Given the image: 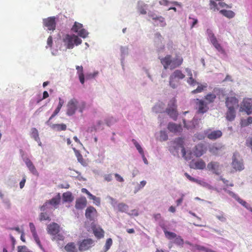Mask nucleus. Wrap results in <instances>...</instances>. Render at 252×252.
I'll return each mask as SVG.
<instances>
[{
	"label": "nucleus",
	"mask_w": 252,
	"mask_h": 252,
	"mask_svg": "<svg viewBox=\"0 0 252 252\" xmlns=\"http://www.w3.org/2000/svg\"><path fill=\"white\" fill-rule=\"evenodd\" d=\"M160 62L165 69H174L183 63V59L179 55H176L174 58H172L170 55H167L160 59Z\"/></svg>",
	"instance_id": "obj_1"
},
{
	"label": "nucleus",
	"mask_w": 252,
	"mask_h": 252,
	"mask_svg": "<svg viewBox=\"0 0 252 252\" xmlns=\"http://www.w3.org/2000/svg\"><path fill=\"white\" fill-rule=\"evenodd\" d=\"M185 77V75L179 69L174 71L169 77V86L173 89H175L180 84V80Z\"/></svg>",
	"instance_id": "obj_2"
},
{
	"label": "nucleus",
	"mask_w": 252,
	"mask_h": 252,
	"mask_svg": "<svg viewBox=\"0 0 252 252\" xmlns=\"http://www.w3.org/2000/svg\"><path fill=\"white\" fill-rule=\"evenodd\" d=\"M63 42L67 49H72L74 45L76 46L82 43V40L77 35L66 34L63 38Z\"/></svg>",
	"instance_id": "obj_3"
},
{
	"label": "nucleus",
	"mask_w": 252,
	"mask_h": 252,
	"mask_svg": "<svg viewBox=\"0 0 252 252\" xmlns=\"http://www.w3.org/2000/svg\"><path fill=\"white\" fill-rule=\"evenodd\" d=\"M166 112L173 120H175L177 119L178 113L177 111L176 100L175 98L169 101Z\"/></svg>",
	"instance_id": "obj_4"
},
{
	"label": "nucleus",
	"mask_w": 252,
	"mask_h": 252,
	"mask_svg": "<svg viewBox=\"0 0 252 252\" xmlns=\"http://www.w3.org/2000/svg\"><path fill=\"white\" fill-rule=\"evenodd\" d=\"M207 33L208 36L209 37V40H210L211 43L214 46V47L220 53L222 54L225 53V50L221 46V45L219 43L216 37L215 34L213 33L212 31L210 29L207 30Z\"/></svg>",
	"instance_id": "obj_5"
},
{
	"label": "nucleus",
	"mask_w": 252,
	"mask_h": 252,
	"mask_svg": "<svg viewBox=\"0 0 252 252\" xmlns=\"http://www.w3.org/2000/svg\"><path fill=\"white\" fill-rule=\"evenodd\" d=\"M207 33L208 36L209 37V40H210L211 43L214 46V47L220 53L222 54L225 53V50L221 46V45L219 43L216 37L215 34L213 33L212 31L210 29L207 30Z\"/></svg>",
	"instance_id": "obj_6"
},
{
	"label": "nucleus",
	"mask_w": 252,
	"mask_h": 252,
	"mask_svg": "<svg viewBox=\"0 0 252 252\" xmlns=\"http://www.w3.org/2000/svg\"><path fill=\"white\" fill-rule=\"evenodd\" d=\"M207 33L208 36L209 37V40H210L211 43L214 46V47L220 53L222 54L225 53V50L221 46V45L219 43L216 37L215 34L213 33L212 31L210 29L207 30Z\"/></svg>",
	"instance_id": "obj_7"
},
{
	"label": "nucleus",
	"mask_w": 252,
	"mask_h": 252,
	"mask_svg": "<svg viewBox=\"0 0 252 252\" xmlns=\"http://www.w3.org/2000/svg\"><path fill=\"white\" fill-rule=\"evenodd\" d=\"M193 101L195 104V108L198 113L204 114L207 112L209 110V107L207 103H206L204 100L199 98H196L194 99Z\"/></svg>",
	"instance_id": "obj_8"
},
{
	"label": "nucleus",
	"mask_w": 252,
	"mask_h": 252,
	"mask_svg": "<svg viewBox=\"0 0 252 252\" xmlns=\"http://www.w3.org/2000/svg\"><path fill=\"white\" fill-rule=\"evenodd\" d=\"M78 249L80 252L87 251L94 245V241L91 238H87L78 243Z\"/></svg>",
	"instance_id": "obj_9"
},
{
	"label": "nucleus",
	"mask_w": 252,
	"mask_h": 252,
	"mask_svg": "<svg viewBox=\"0 0 252 252\" xmlns=\"http://www.w3.org/2000/svg\"><path fill=\"white\" fill-rule=\"evenodd\" d=\"M206 136L210 140H215L221 137L222 133L220 130H212L211 129H207L204 132Z\"/></svg>",
	"instance_id": "obj_10"
},
{
	"label": "nucleus",
	"mask_w": 252,
	"mask_h": 252,
	"mask_svg": "<svg viewBox=\"0 0 252 252\" xmlns=\"http://www.w3.org/2000/svg\"><path fill=\"white\" fill-rule=\"evenodd\" d=\"M78 104V101L75 98L71 99L68 102L66 110V114L68 116H72L75 113Z\"/></svg>",
	"instance_id": "obj_11"
},
{
	"label": "nucleus",
	"mask_w": 252,
	"mask_h": 252,
	"mask_svg": "<svg viewBox=\"0 0 252 252\" xmlns=\"http://www.w3.org/2000/svg\"><path fill=\"white\" fill-rule=\"evenodd\" d=\"M43 24L44 27L47 28L49 31H54L56 27V18L55 17H49L43 19Z\"/></svg>",
	"instance_id": "obj_12"
},
{
	"label": "nucleus",
	"mask_w": 252,
	"mask_h": 252,
	"mask_svg": "<svg viewBox=\"0 0 252 252\" xmlns=\"http://www.w3.org/2000/svg\"><path fill=\"white\" fill-rule=\"evenodd\" d=\"M61 201V197L59 194L57 196L53 197L51 199L46 201L41 207V210L44 211L46 207L48 204H50L54 207L55 208H57L58 205L60 204Z\"/></svg>",
	"instance_id": "obj_13"
},
{
	"label": "nucleus",
	"mask_w": 252,
	"mask_h": 252,
	"mask_svg": "<svg viewBox=\"0 0 252 252\" xmlns=\"http://www.w3.org/2000/svg\"><path fill=\"white\" fill-rule=\"evenodd\" d=\"M97 216V212L93 206L88 207L86 210L85 217L90 221H93Z\"/></svg>",
	"instance_id": "obj_14"
},
{
	"label": "nucleus",
	"mask_w": 252,
	"mask_h": 252,
	"mask_svg": "<svg viewBox=\"0 0 252 252\" xmlns=\"http://www.w3.org/2000/svg\"><path fill=\"white\" fill-rule=\"evenodd\" d=\"M225 105L227 108L235 109L238 106V100L235 96L227 97L225 99Z\"/></svg>",
	"instance_id": "obj_15"
},
{
	"label": "nucleus",
	"mask_w": 252,
	"mask_h": 252,
	"mask_svg": "<svg viewBox=\"0 0 252 252\" xmlns=\"http://www.w3.org/2000/svg\"><path fill=\"white\" fill-rule=\"evenodd\" d=\"M241 108L248 115L251 114L252 113V99L251 98L244 99Z\"/></svg>",
	"instance_id": "obj_16"
},
{
	"label": "nucleus",
	"mask_w": 252,
	"mask_h": 252,
	"mask_svg": "<svg viewBox=\"0 0 252 252\" xmlns=\"http://www.w3.org/2000/svg\"><path fill=\"white\" fill-rule=\"evenodd\" d=\"M220 163L216 161H211L207 166V169L212 172L214 174L219 175L220 174Z\"/></svg>",
	"instance_id": "obj_17"
},
{
	"label": "nucleus",
	"mask_w": 252,
	"mask_h": 252,
	"mask_svg": "<svg viewBox=\"0 0 252 252\" xmlns=\"http://www.w3.org/2000/svg\"><path fill=\"white\" fill-rule=\"evenodd\" d=\"M47 231L49 234L56 235L60 231V226L57 223L53 222L47 226Z\"/></svg>",
	"instance_id": "obj_18"
},
{
	"label": "nucleus",
	"mask_w": 252,
	"mask_h": 252,
	"mask_svg": "<svg viewBox=\"0 0 252 252\" xmlns=\"http://www.w3.org/2000/svg\"><path fill=\"white\" fill-rule=\"evenodd\" d=\"M224 147L222 146H217L213 145L209 147V151L213 155L215 156L221 155L223 153Z\"/></svg>",
	"instance_id": "obj_19"
},
{
	"label": "nucleus",
	"mask_w": 252,
	"mask_h": 252,
	"mask_svg": "<svg viewBox=\"0 0 252 252\" xmlns=\"http://www.w3.org/2000/svg\"><path fill=\"white\" fill-rule=\"evenodd\" d=\"M205 167L206 163L202 159L195 161H192L190 163V167L194 169H203Z\"/></svg>",
	"instance_id": "obj_20"
},
{
	"label": "nucleus",
	"mask_w": 252,
	"mask_h": 252,
	"mask_svg": "<svg viewBox=\"0 0 252 252\" xmlns=\"http://www.w3.org/2000/svg\"><path fill=\"white\" fill-rule=\"evenodd\" d=\"M206 148L203 144H198L195 147L194 150V155L196 157H200L206 152Z\"/></svg>",
	"instance_id": "obj_21"
},
{
	"label": "nucleus",
	"mask_w": 252,
	"mask_h": 252,
	"mask_svg": "<svg viewBox=\"0 0 252 252\" xmlns=\"http://www.w3.org/2000/svg\"><path fill=\"white\" fill-rule=\"evenodd\" d=\"M232 166L236 170L241 171L244 169L243 162L237 159L235 154H234L232 157Z\"/></svg>",
	"instance_id": "obj_22"
},
{
	"label": "nucleus",
	"mask_w": 252,
	"mask_h": 252,
	"mask_svg": "<svg viewBox=\"0 0 252 252\" xmlns=\"http://www.w3.org/2000/svg\"><path fill=\"white\" fill-rule=\"evenodd\" d=\"M87 204V200L85 197L81 196L77 198L76 200L75 208L77 209H83Z\"/></svg>",
	"instance_id": "obj_23"
},
{
	"label": "nucleus",
	"mask_w": 252,
	"mask_h": 252,
	"mask_svg": "<svg viewBox=\"0 0 252 252\" xmlns=\"http://www.w3.org/2000/svg\"><path fill=\"white\" fill-rule=\"evenodd\" d=\"M167 128L170 131L174 133L181 132L182 131V127L180 125L172 123H169Z\"/></svg>",
	"instance_id": "obj_24"
},
{
	"label": "nucleus",
	"mask_w": 252,
	"mask_h": 252,
	"mask_svg": "<svg viewBox=\"0 0 252 252\" xmlns=\"http://www.w3.org/2000/svg\"><path fill=\"white\" fill-rule=\"evenodd\" d=\"M25 162L30 172L35 176H38V172L32 161L29 158H27L25 159Z\"/></svg>",
	"instance_id": "obj_25"
},
{
	"label": "nucleus",
	"mask_w": 252,
	"mask_h": 252,
	"mask_svg": "<svg viewBox=\"0 0 252 252\" xmlns=\"http://www.w3.org/2000/svg\"><path fill=\"white\" fill-rule=\"evenodd\" d=\"M164 234L167 238L168 239L171 240L174 238H176L177 242L180 243L183 242V240L181 238L180 236L177 237V235L172 232L165 231H164Z\"/></svg>",
	"instance_id": "obj_26"
},
{
	"label": "nucleus",
	"mask_w": 252,
	"mask_h": 252,
	"mask_svg": "<svg viewBox=\"0 0 252 252\" xmlns=\"http://www.w3.org/2000/svg\"><path fill=\"white\" fill-rule=\"evenodd\" d=\"M236 117V112L235 109L228 108L225 114V118L228 121L231 122L233 121Z\"/></svg>",
	"instance_id": "obj_27"
},
{
	"label": "nucleus",
	"mask_w": 252,
	"mask_h": 252,
	"mask_svg": "<svg viewBox=\"0 0 252 252\" xmlns=\"http://www.w3.org/2000/svg\"><path fill=\"white\" fill-rule=\"evenodd\" d=\"M31 136L35 141L38 142L39 146H41L42 143L39 137L38 132L36 128L33 127L31 129Z\"/></svg>",
	"instance_id": "obj_28"
},
{
	"label": "nucleus",
	"mask_w": 252,
	"mask_h": 252,
	"mask_svg": "<svg viewBox=\"0 0 252 252\" xmlns=\"http://www.w3.org/2000/svg\"><path fill=\"white\" fill-rule=\"evenodd\" d=\"M64 250L66 252H78L76 245L73 242H70L64 247Z\"/></svg>",
	"instance_id": "obj_29"
},
{
	"label": "nucleus",
	"mask_w": 252,
	"mask_h": 252,
	"mask_svg": "<svg viewBox=\"0 0 252 252\" xmlns=\"http://www.w3.org/2000/svg\"><path fill=\"white\" fill-rule=\"evenodd\" d=\"M76 69L77 70V74L79 76V80L82 84H83L85 82L84 75L83 73V67L82 66L77 65Z\"/></svg>",
	"instance_id": "obj_30"
},
{
	"label": "nucleus",
	"mask_w": 252,
	"mask_h": 252,
	"mask_svg": "<svg viewBox=\"0 0 252 252\" xmlns=\"http://www.w3.org/2000/svg\"><path fill=\"white\" fill-rule=\"evenodd\" d=\"M216 98V95L213 93H209L204 96L206 103L207 104L213 103Z\"/></svg>",
	"instance_id": "obj_31"
},
{
	"label": "nucleus",
	"mask_w": 252,
	"mask_h": 252,
	"mask_svg": "<svg viewBox=\"0 0 252 252\" xmlns=\"http://www.w3.org/2000/svg\"><path fill=\"white\" fill-rule=\"evenodd\" d=\"M93 232L94 235L97 238H101L104 236V231L99 227H94Z\"/></svg>",
	"instance_id": "obj_32"
},
{
	"label": "nucleus",
	"mask_w": 252,
	"mask_h": 252,
	"mask_svg": "<svg viewBox=\"0 0 252 252\" xmlns=\"http://www.w3.org/2000/svg\"><path fill=\"white\" fill-rule=\"evenodd\" d=\"M220 13L228 18H232L235 16L234 12L231 10H221L220 11Z\"/></svg>",
	"instance_id": "obj_33"
},
{
	"label": "nucleus",
	"mask_w": 252,
	"mask_h": 252,
	"mask_svg": "<svg viewBox=\"0 0 252 252\" xmlns=\"http://www.w3.org/2000/svg\"><path fill=\"white\" fill-rule=\"evenodd\" d=\"M63 197L64 202H72L73 200L72 193L69 191L63 193Z\"/></svg>",
	"instance_id": "obj_34"
},
{
	"label": "nucleus",
	"mask_w": 252,
	"mask_h": 252,
	"mask_svg": "<svg viewBox=\"0 0 252 252\" xmlns=\"http://www.w3.org/2000/svg\"><path fill=\"white\" fill-rule=\"evenodd\" d=\"M252 124V117H249L247 119H242L240 122V125L242 127H246Z\"/></svg>",
	"instance_id": "obj_35"
},
{
	"label": "nucleus",
	"mask_w": 252,
	"mask_h": 252,
	"mask_svg": "<svg viewBox=\"0 0 252 252\" xmlns=\"http://www.w3.org/2000/svg\"><path fill=\"white\" fill-rule=\"evenodd\" d=\"M52 127L58 131L65 130L66 129V126L64 124H54Z\"/></svg>",
	"instance_id": "obj_36"
},
{
	"label": "nucleus",
	"mask_w": 252,
	"mask_h": 252,
	"mask_svg": "<svg viewBox=\"0 0 252 252\" xmlns=\"http://www.w3.org/2000/svg\"><path fill=\"white\" fill-rule=\"evenodd\" d=\"M117 208L118 211L121 212H126L128 209V205L124 203H119Z\"/></svg>",
	"instance_id": "obj_37"
},
{
	"label": "nucleus",
	"mask_w": 252,
	"mask_h": 252,
	"mask_svg": "<svg viewBox=\"0 0 252 252\" xmlns=\"http://www.w3.org/2000/svg\"><path fill=\"white\" fill-rule=\"evenodd\" d=\"M163 109V104L162 103H159L155 105L153 108V110L155 113H161Z\"/></svg>",
	"instance_id": "obj_38"
},
{
	"label": "nucleus",
	"mask_w": 252,
	"mask_h": 252,
	"mask_svg": "<svg viewBox=\"0 0 252 252\" xmlns=\"http://www.w3.org/2000/svg\"><path fill=\"white\" fill-rule=\"evenodd\" d=\"M132 142L135 146L136 149L138 151L139 153L142 155V157L144 158V151L140 145V144L134 139H132Z\"/></svg>",
	"instance_id": "obj_39"
},
{
	"label": "nucleus",
	"mask_w": 252,
	"mask_h": 252,
	"mask_svg": "<svg viewBox=\"0 0 252 252\" xmlns=\"http://www.w3.org/2000/svg\"><path fill=\"white\" fill-rule=\"evenodd\" d=\"M83 25L82 24L75 22L71 30L74 32H79L81 29H82Z\"/></svg>",
	"instance_id": "obj_40"
},
{
	"label": "nucleus",
	"mask_w": 252,
	"mask_h": 252,
	"mask_svg": "<svg viewBox=\"0 0 252 252\" xmlns=\"http://www.w3.org/2000/svg\"><path fill=\"white\" fill-rule=\"evenodd\" d=\"M39 220L40 221L43 220H51L50 218L46 213H41L39 215Z\"/></svg>",
	"instance_id": "obj_41"
},
{
	"label": "nucleus",
	"mask_w": 252,
	"mask_h": 252,
	"mask_svg": "<svg viewBox=\"0 0 252 252\" xmlns=\"http://www.w3.org/2000/svg\"><path fill=\"white\" fill-rule=\"evenodd\" d=\"M76 33H78V34L81 36L82 38H86L88 35V32H87V31L84 29H81L79 32H77Z\"/></svg>",
	"instance_id": "obj_42"
},
{
	"label": "nucleus",
	"mask_w": 252,
	"mask_h": 252,
	"mask_svg": "<svg viewBox=\"0 0 252 252\" xmlns=\"http://www.w3.org/2000/svg\"><path fill=\"white\" fill-rule=\"evenodd\" d=\"M206 87L205 86H203L202 85H200L197 87V88L193 90L191 93L193 94L199 93L202 92L204 89Z\"/></svg>",
	"instance_id": "obj_43"
},
{
	"label": "nucleus",
	"mask_w": 252,
	"mask_h": 252,
	"mask_svg": "<svg viewBox=\"0 0 252 252\" xmlns=\"http://www.w3.org/2000/svg\"><path fill=\"white\" fill-rule=\"evenodd\" d=\"M185 175L191 182H195V183H196L198 184H200V183H201V181L198 180L192 177L191 176H190L187 173H185Z\"/></svg>",
	"instance_id": "obj_44"
},
{
	"label": "nucleus",
	"mask_w": 252,
	"mask_h": 252,
	"mask_svg": "<svg viewBox=\"0 0 252 252\" xmlns=\"http://www.w3.org/2000/svg\"><path fill=\"white\" fill-rule=\"evenodd\" d=\"M237 201L248 210H249V209L250 208L251 206L248 203H247L245 201L243 200L241 198H238Z\"/></svg>",
	"instance_id": "obj_45"
},
{
	"label": "nucleus",
	"mask_w": 252,
	"mask_h": 252,
	"mask_svg": "<svg viewBox=\"0 0 252 252\" xmlns=\"http://www.w3.org/2000/svg\"><path fill=\"white\" fill-rule=\"evenodd\" d=\"M85 108L86 103L84 101H82L77 105V109H78L79 111L81 113L83 112Z\"/></svg>",
	"instance_id": "obj_46"
},
{
	"label": "nucleus",
	"mask_w": 252,
	"mask_h": 252,
	"mask_svg": "<svg viewBox=\"0 0 252 252\" xmlns=\"http://www.w3.org/2000/svg\"><path fill=\"white\" fill-rule=\"evenodd\" d=\"M112 245V240L111 238H108L107 239L105 245V251H108L111 245Z\"/></svg>",
	"instance_id": "obj_47"
},
{
	"label": "nucleus",
	"mask_w": 252,
	"mask_h": 252,
	"mask_svg": "<svg viewBox=\"0 0 252 252\" xmlns=\"http://www.w3.org/2000/svg\"><path fill=\"white\" fill-rule=\"evenodd\" d=\"M53 236L52 240L56 241H63L64 239L63 236L60 234L58 233L56 235H53Z\"/></svg>",
	"instance_id": "obj_48"
},
{
	"label": "nucleus",
	"mask_w": 252,
	"mask_h": 252,
	"mask_svg": "<svg viewBox=\"0 0 252 252\" xmlns=\"http://www.w3.org/2000/svg\"><path fill=\"white\" fill-rule=\"evenodd\" d=\"M217 5H218L217 4L215 1H213V0L210 1V8L211 9H212L214 11L218 10L219 8L218 7Z\"/></svg>",
	"instance_id": "obj_49"
},
{
	"label": "nucleus",
	"mask_w": 252,
	"mask_h": 252,
	"mask_svg": "<svg viewBox=\"0 0 252 252\" xmlns=\"http://www.w3.org/2000/svg\"><path fill=\"white\" fill-rule=\"evenodd\" d=\"M89 197H90V199L93 200H97V205H100V199L98 197H96L95 196L93 195L92 194H91L90 192H89V193H88L87 194Z\"/></svg>",
	"instance_id": "obj_50"
},
{
	"label": "nucleus",
	"mask_w": 252,
	"mask_h": 252,
	"mask_svg": "<svg viewBox=\"0 0 252 252\" xmlns=\"http://www.w3.org/2000/svg\"><path fill=\"white\" fill-rule=\"evenodd\" d=\"M216 218L220 220V221L222 222H225L226 220V219L224 215V214L223 213H220V215H217Z\"/></svg>",
	"instance_id": "obj_51"
},
{
	"label": "nucleus",
	"mask_w": 252,
	"mask_h": 252,
	"mask_svg": "<svg viewBox=\"0 0 252 252\" xmlns=\"http://www.w3.org/2000/svg\"><path fill=\"white\" fill-rule=\"evenodd\" d=\"M61 110V108L59 107H57L52 115L51 116V117L49 118L48 122H49L50 121H51L53 118H54L60 112Z\"/></svg>",
	"instance_id": "obj_52"
},
{
	"label": "nucleus",
	"mask_w": 252,
	"mask_h": 252,
	"mask_svg": "<svg viewBox=\"0 0 252 252\" xmlns=\"http://www.w3.org/2000/svg\"><path fill=\"white\" fill-rule=\"evenodd\" d=\"M30 230L31 231V232L32 233V235L37 234L36 231L35 227L34 225V224L32 222H30L29 224Z\"/></svg>",
	"instance_id": "obj_53"
},
{
	"label": "nucleus",
	"mask_w": 252,
	"mask_h": 252,
	"mask_svg": "<svg viewBox=\"0 0 252 252\" xmlns=\"http://www.w3.org/2000/svg\"><path fill=\"white\" fill-rule=\"evenodd\" d=\"M157 21H158L160 23V26H164L166 25V23L164 21V18L161 16L158 17Z\"/></svg>",
	"instance_id": "obj_54"
},
{
	"label": "nucleus",
	"mask_w": 252,
	"mask_h": 252,
	"mask_svg": "<svg viewBox=\"0 0 252 252\" xmlns=\"http://www.w3.org/2000/svg\"><path fill=\"white\" fill-rule=\"evenodd\" d=\"M225 191H227V192L233 198H234L236 200L238 201V198H239L240 197L236 194H235V193H234L233 192L231 191H230V190H226V189H225Z\"/></svg>",
	"instance_id": "obj_55"
},
{
	"label": "nucleus",
	"mask_w": 252,
	"mask_h": 252,
	"mask_svg": "<svg viewBox=\"0 0 252 252\" xmlns=\"http://www.w3.org/2000/svg\"><path fill=\"white\" fill-rule=\"evenodd\" d=\"M105 123L108 126H110L114 122V119L113 118H109L106 119L105 120Z\"/></svg>",
	"instance_id": "obj_56"
},
{
	"label": "nucleus",
	"mask_w": 252,
	"mask_h": 252,
	"mask_svg": "<svg viewBox=\"0 0 252 252\" xmlns=\"http://www.w3.org/2000/svg\"><path fill=\"white\" fill-rule=\"evenodd\" d=\"M114 175L117 181L119 182H123L124 181L123 177H121L119 174L116 173Z\"/></svg>",
	"instance_id": "obj_57"
},
{
	"label": "nucleus",
	"mask_w": 252,
	"mask_h": 252,
	"mask_svg": "<svg viewBox=\"0 0 252 252\" xmlns=\"http://www.w3.org/2000/svg\"><path fill=\"white\" fill-rule=\"evenodd\" d=\"M47 45L49 47H51L53 44V39L51 36H49L47 39Z\"/></svg>",
	"instance_id": "obj_58"
},
{
	"label": "nucleus",
	"mask_w": 252,
	"mask_h": 252,
	"mask_svg": "<svg viewBox=\"0 0 252 252\" xmlns=\"http://www.w3.org/2000/svg\"><path fill=\"white\" fill-rule=\"evenodd\" d=\"M104 179L107 182L111 181L112 180V174H106L104 176Z\"/></svg>",
	"instance_id": "obj_59"
},
{
	"label": "nucleus",
	"mask_w": 252,
	"mask_h": 252,
	"mask_svg": "<svg viewBox=\"0 0 252 252\" xmlns=\"http://www.w3.org/2000/svg\"><path fill=\"white\" fill-rule=\"evenodd\" d=\"M189 19L192 20L191 25V28H192L198 23V20L197 19L191 18L190 17H189Z\"/></svg>",
	"instance_id": "obj_60"
},
{
	"label": "nucleus",
	"mask_w": 252,
	"mask_h": 252,
	"mask_svg": "<svg viewBox=\"0 0 252 252\" xmlns=\"http://www.w3.org/2000/svg\"><path fill=\"white\" fill-rule=\"evenodd\" d=\"M188 82L190 85H194L196 83L195 80L192 78V76L189 78Z\"/></svg>",
	"instance_id": "obj_61"
},
{
	"label": "nucleus",
	"mask_w": 252,
	"mask_h": 252,
	"mask_svg": "<svg viewBox=\"0 0 252 252\" xmlns=\"http://www.w3.org/2000/svg\"><path fill=\"white\" fill-rule=\"evenodd\" d=\"M149 16L152 18V19L155 21H157V19H158V17L156 14L155 13H149Z\"/></svg>",
	"instance_id": "obj_62"
},
{
	"label": "nucleus",
	"mask_w": 252,
	"mask_h": 252,
	"mask_svg": "<svg viewBox=\"0 0 252 252\" xmlns=\"http://www.w3.org/2000/svg\"><path fill=\"white\" fill-rule=\"evenodd\" d=\"M26 182V177H24L22 181L20 182V187L21 189H22L24 186Z\"/></svg>",
	"instance_id": "obj_63"
},
{
	"label": "nucleus",
	"mask_w": 252,
	"mask_h": 252,
	"mask_svg": "<svg viewBox=\"0 0 252 252\" xmlns=\"http://www.w3.org/2000/svg\"><path fill=\"white\" fill-rule=\"evenodd\" d=\"M26 248V247L25 246H18L17 248L18 252H23Z\"/></svg>",
	"instance_id": "obj_64"
}]
</instances>
